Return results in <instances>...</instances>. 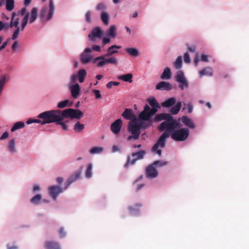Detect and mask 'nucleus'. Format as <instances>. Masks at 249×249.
<instances>
[{
	"label": "nucleus",
	"mask_w": 249,
	"mask_h": 249,
	"mask_svg": "<svg viewBox=\"0 0 249 249\" xmlns=\"http://www.w3.org/2000/svg\"><path fill=\"white\" fill-rule=\"evenodd\" d=\"M164 120H166V121L160 124L158 126V129L160 132L165 131L161 134L158 141L152 148V151L159 156L161 155V150L159 149V148H163L165 147L166 139L169 137V132L179 127V123L174 120L173 116L168 113L158 114L154 118L152 119L153 123L159 122Z\"/></svg>",
	"instance_id": "obj_1"
},
{
	"label": "nucleus",
	"mask_w": 249,
	"mask_h": 249,
	"mask_svg": "<svg viewBox=\"0 0 249 249\" xmlns=\"http://www.w3.org/2000/svg\"><path fill=\"white\" fill-rule=\"evenodd\" d=\"M62 116L70 117V119H80L83 116V113L80 110L68 108L62 111L51 110L40 113L37 117L41 119V124L56 123L60 121Z\"/></svg>",
	"instance_id": "obj_2"
},
{
	"label": "nucleus",
	"mask_w": 249,
	"mask_h": 249,
	"mask_svg": "<svg viewBox=\"0 0 249 249\" xmlns=\"http://www.w3.org/2000/svg\"><path fill=\"white\" fill-rule=\"evenodd\" d=\"M169 137L177 142H182L187 139L189 130L187 128H181L178 130L174 129L169 132Z\"/></svg>",
	"instance_id": "obj_3"
},
{
	"label": "nucleus",
	"mask_w": 249,
	"mask_h": 249,
	"mask_svg": "<svg viewBox=\"0 0 249 249\" xmlns=\"http://www.w3.org/2000/svg\"><path fill=\"white\" fill-rule=\"evenodd\" d=\"M55 6L53 0H50L49 7H44L41 10L40 16L43 21H49L53 18Z\"/></svg>",
	"instance_id": "obj_4"
},
{
	"label": "nucleus",
	"mask_w": 249,
	"mask_h": 249,
	"mask_svg": "<svg viewBox=\"0 0 249 249\" xmlns=\"http://www.w3.org/2000/svg\"><path fill=\"white\" fill-rule=\"evenodd\" d=\"M146 152L144 150H141L137 152L132 153L127 157V161L124 165V167L127 168L130 166L134 165L136 162L140 160L143 159Z\"/></svg>",
	"instance_id": "obj_5"
},
{
	"label": "nucleus",
	"mask_w": 249,
	"mask_h": 249,
	"mask_svg": "<svg viewBox=\"0 0 249 249\" xmlns=\"http://www.w3.org/2000/svg\"><path fill=\"white\" fill-rule=\"evenodd\" d=\"M109 56L101 55L95 57L93 61V63H97V67H101L106 64H111L114 65H117L118 63V59L115 57H111L108 58L106 57Z\"/></svg>",
	"instance_id": "obj_6"
},
{
	"label": "nucleus",
	"mask_w": 249,
	"mask_h": 249,
	"mask_svg": "<svg viewBox=\"0 0 249 249\" xmlns=\"http://www.w3.org/2000/svg\"><path fill=\"white\" fill-rule=\"evenodd\" d=\"M128 132L131 135L127 138L128 140H131L133 139L137 140L139 138L141 133V129L138 123L136 122H130L128 126Z\"/></svg>",
	"instance_id": "obj_7"
},
{
	"label": "nucleus",
	"mask_w": 249,
	"mask_h": 249,
	"mask_svg": "<svg viewBox=\"0 0 249 249\" xmlns=\"http://www.w3.org/2000/svg\"><path fill=\"white\" fill-rule=\"evenodd\" d=\"M175 79L176 81L179 83L178 87L181 90L189 87V83L185 79L184 73L182 71H179L177 72L175 76Z\"/></svg>",
	"instance_id": "obj_8"
},
{
	"label": "nucleus",
	"mask_w": 249,
	"mask_h": 249,
	"mask_svg": "<svg viewBox=\"0 0 249 249\" xmlns=\"http://www.w3.org/2000/svg\"><path fill=\"white\" fill-rule=\"evenodd\" d=\"M83 170V167H80L79 170L74 172L67 180L65 183V189H66L72 182L79 178Z\"/></svg>",
	"instance_id": "obj_9"
},
{
	"label": "nucleus",
	"mask_w": 249,
	"mask_h": 249,
	"mask_svg": "<svg viewBox=\"0 0 249 249\" xmlns=\"http://www.w3.org/2000/svg\"><path fill=\"white\" fill-rule=\"evenodd\" d=\"M92 51L90 48H87L85 49L83 53L81 54L80 60L82 63L87 64L90 61L92 57L89 54Z\"/></svg>",
	"instance_id": "obj_10"
},
{
	"label": "nucleus",
	"mask_w": 249,
	"mask_h": 249,
	"mask_svg": "<svg viewBox=\"0 0 249 249\" xmlns=\"http://www.w3.org/2000/svg\"><path fill=\"white\" fill-rule=\"evenodd\" d=\"M123 122L121 119H117L114 121L110 126L111 131L115 134L119 133L122 126Z\"/></svg>",
	"instance_id": "obj_11"
},
{
	"label": "nucleus",
	"mask_w": 249,
	"mask_h": 249,
	"mask_svg": "<svg viewBox=\"0 0 249 249\" xmlns=\"http://www.w3.org/2000/svg\"><path fill=\"white\" fill-rule=\"evenodd\" d=\"M49 193L53 200H56L58 195L63 192V190L58 186H52L49 187Z\"/></svg>",
	"instance_id": "obj_12"
},
{
	"label": "nucleus",
	"mask_w": 249,
	"mask_h": 249,
	"mask_svg": "<svg viewBox=\"0 0 249 249\" xmlns=\"http://www.w3.org/2000/svg\"><path fill=\"white\" fill-rule=\"evenodd\" d=\"M146 176L148 178H155L158 175V172L155 168V166L152 164L149 165L146 169Z\"/></svg>",
	"instance_id": "obj_13"
},
{
	"label": "nucleus",
	"mask_w": 249,
	"mask_h": 249,
	"mask_svg": "<svg viewBox=\"0 0 249 249\" xmlns=\"http://www.w3.org/2000/svg\"><path fill=\"white\" fill-rule=\"evenodd\" d=\"M156 113V110L155 109H151L150 112L142 111L139 114V118L142 121H149Z\"/></svg>",
	"instance_id": "obj_14"
},
{
	"label": "nucleus",
	"mask_w": 249,
	"mask_h": 249,
	"mask_svg": "<svg viewBox=\"0 0 249 249\" xmlns=\"http://www.w3.org/2000/svg\"><path fill=\"white\" fill-rule=\"evenodd\" d=\"M103 32L99 27L94 28L90 34L88 35V37L91 40H93L94 37L100 38L102 36Z\"/></svg>",
	"instance_id": "obj_15"
},
{
	"label": "nucleus",
	"mask_w": 249,
	"mask_h": 249,
	"mask_svg": "<svg viewBox=\"0 0 249 249\" xmlns=\"http://www.w3.org/2000/svg\"><path fill=\"white\" fill-rule=\"evenodd\" d=\"M157 89L170 90L173 89L172 85L168 82L161 81L156 87Z\"/></svg>",
	"instance_id": "obj_16"
},
{
	"label": "nucleus",
	"mask_w": 249,
	"mask_h": 249,
	"mask_svg": "<svg viewBox=\"0 0 249 249\" xmlns=\"http://www.w3.org/2000/svg\"><path fill=\"white\" fill-rule=\"evenodd\" d=\"M181 122L188 127L194 129L196 125L192 119L186 116H183L181 118Z\"/></svg>",
	"instance_id": "obj_17"
},
{
	"label": "nucleus",
	"mask_w": 249,
	"mask_h": 249,
	"mask_svg": "<svg viewBox=\"0 0 249 249\" xmlns=\"http://www.w3.org/2000/svg\"><path fill=\"white\" fill-rule=\"evenodd\" d=\"M122 115L125 119L128 120H133L136 119V116L133 114L131 109L126 108L122 113Z\"/></svg>",
	"instance_id": "obj_18"
},
{
	"label": "nucleus",
	"mask_w": 249,
	"mask_h": 249,
	"mask_svg": "<svg viewBox=\"0 0 249 249\" xmlns=\"http://www.w3.org/2000/svg\"><path fill=\"white\" fill-rule=\"evenodd\" d=\"M71 92V96L74 98H76L80 93V88L78 84H75L70 87Z\"/></svg>",
	"instance_id": "obj_19"
},
{
	"label": "nucleus",
	"mask_w": 249,
	"mask_h": 249,
	"mask_svg": "<svg viewBox=\"0 0 249 249\" xmlns=\"http://www.w3.org/2000/svg\"><path fill=\"white\" fill-rule=\"evenodd\" d=\"M46 249H61L59 244L54 241H46L44 243Z\"/></svg>",
	"instance_id": "obj_20"
},
{
	"label": "nucleus",
	"mask_w": 249,
	"mask_h": 249,
	"mask_svg": "<svg viewBox=\"0 0 249 249\" xmlns=\"http://www.w3.org/2000/svg\"><path fill=\"white\" fill-rule=\"evenodd\" d=\"M176 100L174 97H172L168 99L162 103L161 105L164 107H172L176 103Z\"/></svg>",
	"instance_id": "obj_21"
},
{
	"label": "nucleus",
	"mask_w": 249,
	"mask_h": 249,
	"mask_svg": "<svg viewBox=\"0 0 249 249\" xmlns=\"http://www.w3.org/2000/svg\"><path fill=\"white\" fill-rule=\"evenodd\" d=\"M121 46L114 45L109 47L107 50V53L105 54V56H111L112 55L116 53L118 51L114 49H120Z\"/></svg>",
	"instance_id": "obj_22"
},
{
	"label": "nucleus",
	"mask_w": 249,
	"mask_h": 249,
	"mask_svg": "<svg viewBox=\"0 0 249 249\" xmlns=\"http://www.w3.org/2000/svg\"><path fill=\"white\" fill-rule=\"evenodd\" d=\"M147 102L149 105L152 107L151 109H155L156 112L158 111V108L160 107L158 102L154 97H151L148 99Z\"/></svg>",
	"instance_id": "obj_23"
},
{
	"label": "nucleus",
	"mask_w": 249,
	"mask_h": 249,
	"mask_svg": "<svg viewBox=\"0 0 249 249\" xmlns=\"http://www.w3.org/2000/svg\"><path fill=\"white\" fill-rule=\"evenodd\" d=\"M199 75L200 77L204 75L211 76L213 75V70L210 67H206L199 71Z\"/></svg>",
	"instance_id": "obj_24"
},
{
	"label": "nucleus",
	"mask_w": 249,
	"mask_h": 249,
	"mask_svg": "<svg viewBox=\"0 0 249 249\" xmlns=\"http://www.w3.org/2000/svg\"><path fill=\"white\" fill-rule=\"evenodd\" d=\"M133 75L131 73H127L118 77V79L129 83L132 82Z\"/></svg>",
	"instance_id": "obj_25"
},
{
	"label": "nucleus",
	"mask_w": 249,
	"mask_h": 249,
	"mask_svg": "<svg viewBox=\"0 0 249 249\" xmlns=\"http://www.w3.org/2000/svg\"><path fill=\"white\" fill-rule=\"evenodd\" d=\"M109 15L106 11H103L101 13V19L105 25L109 23Z\"/></svg>",
	"instance_id": "obj_26"
},
{
	"label": "nucleus",
	"mask_w": 249,
	"mask_h": 249,
	"mask_svg": "<svg viewBox=\"0 0 249 249\" xmlns=\"http://www.w3.org/2000/svg\"><path fill=\"white\" fill-rule=\"evenodd\" d=\"M68 118L70 119V117L62 116L61 117L60 120L56 121V124H60L61 126V127H62L63 129L65 131H66L68 129L67 125L66 124V123L68 121H65L64 122H63V121H64L65 119H68Z\"/></svg>",
	"instance_id": "obj_27"
},
{
	"label": "nucleus",
	"mask_w": 249,
	"mask_h": 249,
	"mask_svg": "<svg viewBox=\"0 0 249 249\" xmlns=\"http://www.w3.org/2000/svg\"><path fill=\"white\" fill-rule=\"evenodd\" d=\"M171 77V72L170 69L166 67L164 69L160 78L162 79H169Z\"/></svg>",
	"instance_id": "obj_28"
},
{
	"label": "nucleus",
	"mask_w": 249,
	"mask_h": 249,
	"mask_svg": "<svg viewBox=\"0 0 249 249\" xmlns=\"http://www.w3.org/2000/svg\"><path fill=\"white\" fill-rule=\"evenodd\" d=\"M37 8L36 7H34L31 12V16L29 18V22L32 23L34 22L37 18Z\"/></svg>",
	"instance_id": "obj_29"
},
{
	"label": "nucleus",
	"mask_w": 249,
	"mask_h": 249,
	"mask_svg": "<svg viewBox=\"0 0 249 249\" xmlns=\"http://www.w3.org/2000/svg\"><path fill=\"white\" fill-rule=\"evenodd\" d=\"M181 107V102H178L177 104L172 107L170 109V113L172 114L176 115L178 113Z\"/></svg>",
	"instance_id": "obj_30"
},
{
	"label": "nucleus",
	"mask_w": 249,
	"mask_h": 249,
	"mask_svg": "<svg viewBox=\"0 0 249 249\" xmlns=\"http://www.w3.org/2000/svg\"><path fill=\"white\" fill-rule=\"evenodd\" d=\"M125 50L131 56L136 57L139 54L138 51L136 48H127Z\"/></svg>",
	"instance_id": "obj_31"
},
{
	"label": "nucleus",
	"mask_w": 249,
	"mask_h": 249,
	"mask_svg": "<svg viewBox=\"0 0 249 249\" xmlns=\"http://www.w3.org/2000/svg\"><path fill=\"white\" fill-rule=\"evenodd\" d=\"M77 75H78V78L79 82L83 83L84 81L85 78L87 75V72L85 70L81 69L78 71Z\"/></svg>",
	"instance_id": "obj_32"
},
{
	"label": "nucleus",
	"mask_w": 249,
	"mask_h": 249,
	"mask_svg": "<svg viewBox=\"0 0 249 249\" xmlns=\"http://www.w3.org/2000/svg\"><path fill=\"white\" fill-rule=\"evenodd\" d=\"M16 16V14L15 13L12 14V17L10 23V27L12 28L13 27H18V25L19 24V18H15V16Z\"/></svg>",
	"instance_id": "obj_33"
},
{
	"label": "nucleus",
	"mask_w": 249,
	"mask_h": 249,
	"mask_svg": "<svg viewBox=\"0 0 249 249\" xmlns=\"http://www.w3.org/2000/svg\"><path fill=\"white\" fill-rule=\"evenodd\" d=\"M147 122H141L139 123H138L139 124L140 129L143 128V129H146L149 127H150L152 124L153 123V120L151 119V120L147 121Z\"/></svg>",
	"instance_id": "obj_34"
},
{
	"label": "nucleus",
	"mask_w": 249,
	"mask_h": 249,
	"mask_svg": "<svg viewBox=\"0 0 249 249\" xmlns=\"http://www.w3.org/2000/svg\"><path fill=\"white\" fill-rule=\"evenodd\" d=\"M42 199V196L37 194L33 196L30 200L31 203L35 205H38Z\"/></svg>",
	"instance_id": "obj_35"
},
{
	"label": "nucleus",
	"mask_w": 249,
	"mask_h": 249,
	"mask_svg": "<svg viewBox=\"0 0 249 249\" xmlns=\"http://www.w3.org/2000/svg\"><path fill=\"white\" fill-rule=\"evenodd\" d=\"M84 124H82L79 121H77L74 126L73 129L75 132L80 133L84 129Z\"/></svg>",
	"instance_id": "obj_36"
},
{
	"label": "nucleus",
	"mask_w": 249,
	"mask_h": 249,
	"mask_svg": "<svg viewBox=\"0 0 249 249\" xmlns=\"http://www.w3.org/2000/svg\"><path fill=\"white\" fill-rule=\"evenodd\" d=\"M142 205L141 203L136 204L133 206H130L128 208V209L131 213H134L135 212H138L140 210V208L142 207Z\"/></svg>",
	"instance_id": "obj_37"
},
{
	"label": "nucleus",
	"mask_w": 249,
	"mask_h": 249,
	"mask_svg": "<svg viewBox=\"0 0 249 249\" xmlns=\"http://www.w3.org/2000/svg\"><path fill=\"white\" fill-rule=\"evenodd\" d=\"M116 27L115 25L111 26L108 30V36L115 38L116 36Z\"/></svg>",
	"instance_id": "obj_38"
},
{
	"label": "nucleus",
	"mask_w": 249,
	"mask_h": 249,
	"mask_svg": "<svg viewBox=\"0 0 249 249\" xmlns=\"http://www.w3.org/2000/svg\"><path fill=\"white\" fill-rule=\"evenodd\" d=\"M8 148L11 153H15L16 149L15 148V140L12 139L10 141L8 145Z\"/></svg>",
	"instance_id": "obj_39"
},
{
	"label": "nucleus",
	"mask_w": 249,
	"mask_h": 249,
	"mask_svg": "<svg viewBox=\"0 0 249 249\" xmlns=\"http://www.w3.org/2000/svg\"><path fill=\"white\" fill-rule=\"evenodd\" d=\"M107 8V5L105 2H100L98 3L95 7V9L97 11H101V12L105 11Z\"/></svg>",
	"instance_id": "obj_40"
},
{
	"label": "nucleus",
	"mask_w": 249,
	"mask_h": 249,
	"mask_svg": "<svg viewBox=\"0 0 249 249\" xmlns=\"http://www.w3.org/2000/svg\"><path fill=\"white\" fill-rule=\"evenodd\" d=\"M29 16H30L29 13H26V14L25 15L23 19H22L21 24V31H23L24 30V28L26 27V26L28 23Z\"/></svg>",
	"instance_id": "obj_41"
},
{
	"label": "nucleus",
	"mask_w": 249,
	"mask_h": 249,
	"mask_svg": "<svg viewBox=\"0 0 249 249\" xmlns=\"http://www.w3.org/2000/svg\"><path fill=\"white\" fill-rule=\"evenodd\" d=\"M24 126V123L22 122L16 123L11 128V131L14 132L17 129L22 128Z\"/></svg>",
	"instance_id": "obj_42"
},
{
	"label": "nucleus",
	"mask_w": 249,
	"mask_h": 249,
	"mask_svg": "<svg viewBox=\"0 0 249 249\" xmlns=\"http://www.w3.org/2000/svg\"><path fill=\"white\" fill-rule=\"evenodd\" d=\"M6 8L9 11L14 8V0H6Z\"/></svg>",
	"instance_id": "obj_43"
},
{
	"label": "nucleus",
	"mask_w": 249,
	"mask_h": 249,
	"mask_svg": "<svg viewBox=\"0 0 249 249\" xmlns=\"http://www.w3.org/2000/svg\"><path fill=\"white\" fill-rule=\"evenodd\" d=\"M182 57L181 56H179L176 59L174 65L175 69L178 70L182 67Z\"/></svg>",
	"instance_id": "obj_44"
},
{
	"label": "nucleus",
	"mask_w": 249,
	"mask_h": 249,
	"mask_svg": "<svg viewBox=\"0 0 249 249\" xmlns=\"http://www.w3.org/2000/svg\"><path fill=\"white\" fill-rule=\"evenodd\" d=\"M103 150V147L95 146L90 149L89 152L91 154H99L102 152Z\"/></svg>",
	"instance_id": "obj_45"
},
{
	"label": "nucleus",
	"mask_w": 249,
	"mask_h": 249,
	"mask_svg": "<svg viewBox=\"0 0 249 249\" xmlns=\"http://www.w3.org/2000/svg\"><path fill=\"white\" fill-rule=\"evenodd\" d=\"M92 165L91 163H89L88 165L87 170L85 173V176L87 178H90L92 176Z\"/></svg>",
	"instance_id": "obj_46"
},
{
	"label": "nucleus",
	"mask_w": 249,
	"mask_h": 249,
	"mask_svg": "<svg viewBox=\"0 0 249 249\" xmlns=\"http://www.w3.org/2000/svg\"><path fill=\"white\" fill-rule=\"evenodd\" d=\"M153 164L157 167H161L166 165L167 164V162L162 160H157L154 161Z\"/></svg>",
	"instance_id": "obj_47"
},
{
	"label": "nucleus",
	"mask_w": 249,
	"mask_h": 249,
	"mask_svg": "<svg viewBox=\"0 0 249 249\" xmlns=\"http://www.w3.org/2000/svg\"><path fill=\"white\" fill-rule=\"evenodd\" d=\"M183 105H184V106H185L186 107H184L183 108V110L187 109L188 112L189 113H191L193 111V106L191 103H189L188 104H186L184 103Z\"/></svg>",
	"instance_id": "obj_48"
},
{
	"label": "nucleus",
	"mask_w": 249,
	"mask_h": 249,
	"mask_svg": "<svg viewBox=\"0 0 249 249\" xmlns=\"http://www.w3.org/2000/svg\"><path fill=\"white\" fill-rule=\"evenodd\" d=\"M69 100H65L63 101H61L59 103H58L57 105V107L59 108H64L67 106L69 103Z\"/></svg>",
	"instance_id": "obj_49"
},
{
	"label": "nucleus",
	"mask_w": 249,
	"mask_h": 249,
	"mask_svg": "<svg viewBox=\"0 0 249 249\" xmlns=\"http://www.w3.org/2000/svg\"><path fill=\"white\" fill-rule=\"evenodd\" d=\"M19 31H20V28L19 27H18L17 28L16 30L15 31V32L13 33V34L12 36V39L13 40H15L18 38V37L19 35Z\"/></svg>",
	"instance_id": "obj_50"
},
{
	"label": "nucleus",
	"mask_w": 249,
	"mask_h": 249,
	"mask_svg": "<svg viewBox=\"0 0 249 249\" xmlns=\"http://www.w3.org/2000/svg\"><path fill=\"white\" fill-rule=\"evenodd\" d=\"M119 85V83L115 81H110L107 83V87L108 89L111 88L113 86H116Z\"/></svg>",
	"instance_id": "obj_51"
},
{
	"label": "nucleus",
	"mask_w": 249,
	"mask_h": 249,
	"mask_svg": "<svg viewBox=\"0 0 249 249\" xmlns=\"http://www.w3.org/2000/svg\"><path fill=\"white\" fill-rule=\"evenodd\" d=\"M86 17V21L88 23H90L91 22V12L89 11H88L85 15Z\"/></svg>",
	"instance_id": "obj_52"
},
{
	"label": "nucleus",
	"mask_w": 249,
	"mask_h": 249,
	"mask_svg": "<svg viewBox=\"0 0 249 249\" xmlns=\"http://www.w3.org/2000/svg\"><path fill=\"white\" fill-rule=\"evenodd\" d=\"M184 61L186 63H189L191 61L189 54L188 52H186L184 54Z\"/></svg>",
	"instance_id": "obj_53"
},
{
	"label": "nucleus",
	"mask_w": 249,
	"mask_h": 249,
	"mask_svg": "<svg viewBox=\"0 0 249 249\" xmlns=\"http://www.w3.org/2000/svg\"><path fill=\"white\" fill-rule=\"evenodd\" d=\"M26 123L27 124H30L33 123H38L41 124V120L30 119L27 121Z\"/></svg>",
	"instance_id": "obj_54"
},
{
	"label": "nucleus",
	"mask_w": 249,
	"mask_h": 249,
	"mask_svg": "<svg viewBox=\"0 0 249 249\" xmlns=\"http://www.w3.org/2000/svg\"><path fill=\"white\" fill-rule=\"evenodd\" d=\"M6 76L3 75L0 77V87H3L5 84Z\"/></svg>",
	"instance_id": "obj_55"
},
{
	"label": "nucleus",
	"mask_w": 249,
	"mask_h": 249,
	"mask_svg": "<svg viewBox=\"0 0 249 249\" xmlns=\"http://www.w3.org/2000/svg\"><path fill=\"white\" fill-rule=\"evenodd\" d=\"M92 92L95 94L96 99H99L101 97V94L99 90L93 89Z\"/></svg>",
	"instance_id": "obj_56"
},
{
	"label": "nucleus",
	"mask_w": 249,
	"mask_h": 249,
	"mask_svg": "<svg viewBox=\"0 0 249 249\" xmlns=\"http://www.w3.org/2000/svg\"><path fill=\"white\" fill-rule=\"evenodd\" d=\"M58 232L61 238H64L65 236L66 233L64 231V228H60L58 231Z\"/></svg>",
	"instance_id": "obj_57"
},
{
	"label": "nucleus",
	"mask_w": 249,
	"mask_h": 249,
	"mask_svg": "<svg viewBox=\"0 0 249 249\" xmlns=\"http://www.w3.org/2000/svg\"><path fill=\"white\" fill-rule=\"evenodd\" d=\"M77 79H78V75L77 74L72 75L71 78V83H75Z\"/></svg>",
	"instance_id": "obj_58"
},
{
	"label": "nucleus",
	"mask_w": 249,
	"mask_h": 249,
	"mask_svg": "<svg viewBox=\"0 0 249 249\" xmlns=\"http://www.w3.org/2000/svg\"><path fill=\"white\" fill-rule=\"evenodd\" d=\"M91 50H93L94 51H97V52L101 51L100 47L99 46H98L96 45H92Z\"/></svg>",
	"instance_id": "obj_59"
},
{
	"label": "nucleus",
	"mask_w": 249,
	"mask_h": 249,
	"mask_svg": "<svg viewBox=\"0 0 249 249\" xmlns=\"http://www.w3.org/2000/svg\"><path fill=\"white\" fill-rule=\"evenodd\" d=\"M18 47V44L17 41H15L12 46V49L13 51H15Z\"/></svg>",
	"instance_id": "obj_60"
},
{
	"label": "nucleus",
	"mask_w": 249,
	"mask_h": 249,
	"mask_svg": "<svg viewBox=\"0 0 249 249\" xmlns=\"http://www.w3.org/2000/svg\"><path fill=\"white\" fill-rule=\"evenodd\" d=\"M151 110V108L148 105H146L144 107L143 110L142 111L143 112H150Z\"/></svg>",
	"instance_id": "obj_61"
},
{
	"label": "nucleus",
	"mask_w": 249,
	"mask_h": 249,
	"mask_svg": "<svg viewBox=\"0 0 249 249\" xmlns=\"http://www.w3.org/2000/svg\"><path fill=\"white\" fill-rule=\"evenodd\" d=\"M201 60L203 62H208V55L206 54L201 55Z\"/></svg>",
	"instance_id": "obj_62"
},
{
	"label": "nucleus",
	"mask_w": 249,
	"mask_h": 249,
	"mask_svg": "<svg viewBox=\"0 0 249 249\" xmlns=\"http://www.w3.org/2000/svg\"><path fill=\"white\" fill-rule=\"evenodd\" d=\"M8 135H9L8 133L7 132H5L1 136L0 139L4 140V139L7 138L8 137Z\"/></svg>",
	"instance_id": "obj_63"
},
{
	"label": "nucleus",
	"mask_w": 249,
	"mask_h": 249,
	"mask_svg": "<svg viewBox=\"0 0 249 249\" xmlns=\"http://www.w3.org/2000/svg\"><path fill=\"white\" fill-rule=\"evenodd\" d=\"M110 41V39L108 38H107V37H104L103 39V41H102V43L103 44V45H106L107 43H108Z\"/></svg>",
	"instance_id": "obj_64"
}]
</instances>
